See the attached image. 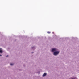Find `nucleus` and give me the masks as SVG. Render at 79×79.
<instances>
[{"label": "nucleus", "instance_id": "39448f33", "mask_svg": "<svg viewBox=\"0 0 79 79\" xmlns=\"http://www.w3.org/2000/svg\"><path fill=\"white\" fill-rule=\"evenodd\" d=\"M50 31H48L47 33H48V34H50Z\"/></svg>", "mask_w": 79, "mask_h": 79}, {"label": "nucleus", "instance_id": "6e6552de", "mask_svg": "<svg viewBox=\"0 0 79 79\" xmlns=\"http://www.w3.org/2000/svg\"><path fill=\"white\" fill-rule=\"evenodd\" d=\"M0 56H2V55L0 54Z\"/></svg>", "mask_w": 79, "mask_h": 79}, {"label": "nucleus", "instance_id": "7ed1b4c3", "mask_svg": "<svg viewBox=\"0 0 79 79\" xmlns=\"http://www.w3.org/2000/svg\"><path fill=\"white\" fill-rule=\"evenodd\" d=\"M47 75V73H44L43 75V76L44 77L45 76Z\"/></svg>", "mask_w": 79, "mask_h": 79}, {"label": "nucleus", "instance_id": "f257e3e1", "mask_svg": "<svg viewBox=\"0 0 79 79\" xmlns=\"http://www.w3.org/2000/svg\"><path fill=\"white\" fill-rule=\"evenodd\" d=\"M58 53H59V51L57 50L56 51L54 52V55H57Z\"/></svg>", "mask_w": 79, "mask_h": 79}, {"label": "nucleus", "instance_id": "f03ea898", "mask_svg": "<svg viewBox=\"0 0 79 79\" xmlns=\"http://www.w3.org/2000/svg\"><path fill=\"white\" fill-rule=\"evenodd\" d=\"M52 52H56V51H57V49H56V48H53L52 49Z\"/></svg>", "mask_w": 79, "mask_h": 79}, {"label": "nucleus", "instance_id": "423d86ee", "mask_svg": "<svg viewBox=\"0 0 79 79\" xmlns=\"http://www.w3.org/2000/svg\"><path fill=\"white\" fill-rule=\"evenodd\" d=\"M10 65H11V66H13V64H10Z\"/></svg>", "mask_w": 79, "mask_h": 79}, {"label": "nucleus", "instance_id": "0eeeda50", "mask_svg": "<svg viewBox=\"0 0 79 79\" xmlns=\"http://www.w3.org/2000/svg\"><path fill=\"white\" fill-rule=\"evenodd\" d=\"M6 57H8V55H7V56H6Z\"/></svg>", "mask_w": 79, "mask_h": 79}, {"label": "nucleus", "instance_id": "1a4fd4ad", "mask_svg": "<svg viewBox=\"0 0 79 79\" xmlns=\"http://www.w3.org/2000/svg\"><path fill=\"white\" fill-rule=\"evenodd\" d=\"M33 47H32V48H33Z\"/></svg>", "mask_w": 79, "mask_h": 79}, {"label": "nucleus", "instance_id": "9d476101", "mask_svg": "<svg viewBox=\"0 0 79 79\" xmlns=\"http://www.w3.org/2000/svg\"><path fill=\"white\" fill-rule=\"evenodd\" d=\"M34 53V52H32V53Z\"/></svg>", "mask_w": 79, "mask_h": 79}, {"label": "nucleus", "instance_id": "20e7f679", "mask_svg": "<svg viewBox=\"0 0 79 79\" xmlns=\"http://www.w3.org/2000/svg\"><path fill=\"white\" fill-rule=\"evenodd\" d=\"M0 53H3V51H2V50H1V48H0Z\"/></svg>", "mask_w": 79, "mask_h": 79}]
</instances>
